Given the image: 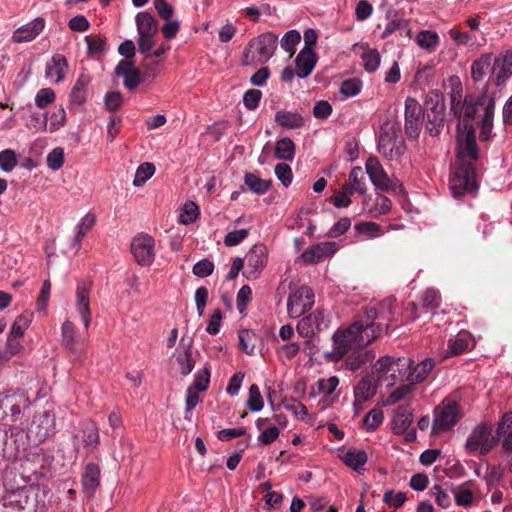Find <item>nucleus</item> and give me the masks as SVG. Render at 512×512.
Listing matches in <instances>:
<instances>
[{
    "mask_svg": "<svg viewBox=\"0 0 512 512\" xmlns=\"http://www.w3.org/2000/svg\"><path fill=\"white\" fill-rule=\"evenodd\" d=\"M456 153L458 166L450 180V189L455 198L466 192L477 190L476 162L479 159V147L476 131L472 123H457Z\"/></svg>",
    "mask_w": 512,
    "mask_h": 512,
    "instance_id": "nucleus-1",
    "label": "nucleus"
},
{
    "mask_svg": "<svg viewBox=\"0 0 512 512\" xmlns=\"http://www.w3.org/2000/svg\"><path fill=\"white\" fill-rule=\"evenodd\" d=\"M0 498V512H38L45 506V491L39 486H22L14 489L4 483Z\"/></svg>",
    "mask_w": 512,
    "mask_h": 512,
    "instance_id": "nucleus-2",
    "label": "nucleus"
},
{
    "mask_svg": "<svg viewBox=\"0 0 512 512\" xmlns=\"http://www.w3.org/2000/svg\"><path fill=\"white\" fill-rule=\"evenodd\" d=\"M396 304V299L386 298L381 301L378 307H366L363 314L360 315L359 320L368 333L373 332L375 339L378 338L383 332H387L390 327V321L393 319V309Z\"/></svg>",
    "mask_w": 512,
    "mask_h": 512,
    "instance_id": "nucleus-3",
    "label": "nucleus"
},
{
    "mask_svg": "<svg viewBox=\"0 0 512 512\" xmlns=\"http://www.w3.org/2000/svg\"><path fill=\"white\" fill-rule=\"evenodd\" d=\"M335 353L342 357L350 349L356 346H364L375 340L373 332L368 333L362 322L358 319L351 324L346 330L337 331L334 336Z\"/></svg>",
    "mask_w": 512,
    "mask_h": 512,
    "instance_id": "nucleus-4",
    "label": "nucleus"
},
{
    "mask_svg": "<svg viewBox=\"0 0 512 512\" xmlns=\"http://www.w3.org/2000/svg\"><path fill=\"white\" fill-rule=\"evenodd\" d=\"M278 43V37L266 32L249 41L244 50L245 65L267 62L274 54Z\"/></svg>",
    "mask_w": 512,
    "mask_h": 512,
    "instance_id": "nucleus-5",
    "label": "nucleus"
},
{
    "mask_svg": "<svg viewBox=\"0 0 512 512\" xmlns=\"http://www.w3.org/2000/svg\"><path fill=\"white\" fill-rule=\"evenodd\" d=\"M399 133L400 127L396 123L386 121L381 125L378 151L389 160H396L405 153L406 145Z\"/></svg>",
    "mask_w": 512,
    "mask_h": 512,
    "instance_id": "nucleus-6",
    "label": "nucleus"
},
{
    "mask_svg": "<svg viewBox=\"0 0 512 512\" xmlns=\"http://www.w3.org/2000/svg\"><path fill=\"white\" fill-rule=\"evenodd\" d=\"M61 344L74 362L82 364L83 359L87 357L85 340L77 335L76 326L70 320H65L61 326Z\"/></svg>",
    "mask_w": 512,
    "mask_h": 512,
    "instance_id": "nucleus-7",
    "label": "nucleus"
},
{
    "mask_svg": "<svg viewBox=\"0 0 512 512\" xmlns=\"http://www.w3.org/2000/svg\"><path fill=\"white\" fill-rule=\"evenodd\" d=\"M414 361L407 357H398V379L411 382L414 386L417 383H422L434 368V361L431 358H426L422 362L413 366Z\"/></svg>",
    "mask_w": 512,
    "mask_h": 512,
    "instance_id": "nucleus-8",
    "label": "nucleus"
},
{
    "mask_svg": "<svg viewBox=\"0 0 512 512\" xmlns=\"http://www.w3.org/2000/svg\"><path fill=\"white\" fill-rule=\"evenodd\" d=\"M56 432V417L51 411L37 412L33 416L26 437L32 439L33 443L40 444Z\"/></svg>",
    "mask_w": 512,
    "mask_h": 512,
    "instance_id": "nucleus-9",
    "label": "nucleus"
},
{
    "mask_svg": "<svg viewBox=\"0 0 512 512\" xmlns=\"http://www.w3.org/2000/svg\"><path fill=\"white\" fill-rule=\"evenodd\" d=\"M499 437L492 435V428L487 424L477 426L469 435L466 448L470 453L479 450L481 455H487L498 443Z\"/></svg>",
    "mask_w": 512,
    "mask_h": 512,
    "instance_id": "nucleus-10",
    "label": "nucleus"
},
{
    "mask_svg": "<svg viewBox=\"0 0 512 512\" xmlns=\"http://www.w3.org/2000/svg\"><path fill=\"white\" fill-rule=\"evenodd\" d=\"M313 304V290L309 286L302 285L290 293L287 300V311L291 318H298L311 309Z\"/></svg>",
    "mask_w": 512,
    "mask_h": 512,
    "instance_id": "nucleus-11",
    "label": "nucleus"
},
{
    "mask_svg": "<svg viewBox=\"0 0 512 512\" xmlns=\"http://www.w3.org/2000/svg\"><path fill=\"white\" fill-rule=\"evenodd\" d=\"M459 419L457 404L451 400H444L434 410L433 430L448 431L457 424Z\"/></svg>",
    "mask_w": 512,
    "mask_h": 512,
    "instance_id": "nucleus-12",
    "label": "nucleus"
},
{
    "mask_svg": "<svg viewBox=\"0 0 512 512\" xmlns=\"http://www.w3.org/2000/svg\"><path fill=\"white\" fill-rule=\"evenodd\" d=\"M424 111L418 101L412 97L405 100V132L409 139L416 140L421 132Z\"/></svg>",
    "mask_w": 512,
    "mask_h": 512,
    "instance_id": "nucleus-13",
    "label": "nucleus"
},
{
    "mask_svg": "<svg viewBox=\"0 0 512 512\" xmlns=\"http://www.w3.org/2000/svg\"><path fill=\"white\" fill-rule=\"evenodd\" d=\"M131 253L135 261L142 266H150L155 258V241L148 234H138L131 242Z\"/></svg>",
    "mask_w": 512,
    "mask_h": 512,
    "instance_id": "nucleus-14",
    "label": "nucleus"
},
{
    "mask_svg": "<svg viewBox=\"0 0 512 512\" xmlns=\"http://www.w3.org/2000/svg\"><path fill=\"white\" fill-rule=\"evenodd\" d=\"M414 415L408 405H400L393 417V432L396 435H403L406 442L416 440V430L411 427Z\"/></svg>",
    "mask_w": 512,
    "mask_h": 512,
    "instance_id": "nucleus-15",
    "label": "nucleus"
},
{
    "mask_svg": "<svg viewBox=\"0 0 512 512\" xmlns=\"http://www.w3.org/2000/svg\"><path fill=\"white\" fill-rule=\"evenodd\" d=\"M29 397L24 391H8L1 393L2 417L7 415V410L10 411L13 421L20 418L23 409L29 407Z\"/></svg>",
    "mask_w": 512,
    "mask_h": 512,
    "instance_id": "nucleus-16",
    "label": "nucleus"
},
{
    "mask_svg": "<svg viewBox=\"0 0 512 512\" xmlns=\"http://www.w3.org/2000/svg\"><path fill=\"white\" fill-rule=\"evenodd\" d=\"M13 443H8V433L5 428L0 426V459L14 461L19 458L21 451H24V432L17 431L11 434Z\"/></svg>",
    "mask_w": 512,
    "mask_h": 512,
    "instance_id": "nucleus-17",
    "label": "nucleus"
},
{
    "mask_svg": "<svg viewBox=\"0 0 512 512\" xmlns=\"http://www.w3.org/2000/svg\"><path fill=\"white\" fill-rule=\"evenodd\" d=\"M92 282L90 280H83L78 282L76 289V308L84 324L85 329H88L91 321L90 310V291Z\"/></svg>",
    "mask_w": 512,
    "mask_h": 512,
    "instance_id": "nucleus-18",
    "label": "nucleus"
},
{
    "mask_svg": "<svg viewBox=\"0 0 512 512\" xmlns=\"http://www.w3.org/2000/svg\"><path fill=\"white\" fill-rule=\"evenodd\" d=\"M398 358L391 356H383L377 360L373 367V374L376 376L378 382L390 380L388 386H393L397 381L402 379L396 378L398 375L395 374V367L397 365Z\"/></svg>",
    "mask_w": 512,
    "mask_h": 512,
    "instance_id": "nucleus-19",
    "label": "nucleus"
},
{
    "mask_svg": "<svg viewBox=\"0 0 512 512\" xmlns=\"http://www.w3.org/2000/svg\"><path fill=\"white\" fill-rule=\"evenodd\" d=\"M365 168L371 182L378 189L389 191L392 188L391 180L378 158L370 156L366 161Z\"/></svg>",
    "mask_w": 512,
    "mask_h": 512,
    "instance_id": "nucleus-20",
    "label": "nucleus"
},
{
    "mask_svg": "<svg viewBox=\"0 0 512 512\" xmlns=\"http://www.w3.org/2000/svg\"><path fill=\"white\" fill-rule=\"evenodd\" d=\"M512 75V51L507 50L504 54L494 59L492 75L495 85H502Z\"/></svg>",
    "mask_w": 512,
    "mask_h": 512,
    "instance_id": "nucleus-21",
    "label": "nucleus"
},
{
    "mask_svg": "<svg viewBox=\"0 0 512 512\" xmlns=\"http://www.w3.org/2000/svg\"><path fill=\"white\" fill-rule=\"evenodd\" d=\"M337 250L334 242H322L307 248L301 258L305 263L316 264L333 255Z\"/></svg>",
    "mask_w": 512,
    "mask_h": 512,
    "instance_id": "nucleus-22",
    "label": "nucleus"
},
{
    "mask_svg": "<svg viewBox=\"0 0 512 512\" xmlns=\"http://www.w3.org/2000/svg\"><path fill=\"white\" fill-rule=\"evenodd\" d=\"M245 260L248 268L247 273L256 276L267 263V248L262 244L254 245L246 254Z\"/></svg>",
    "mask_w": 512,
    "mask_h": 512,
    "instance_id": "nucleus-23",
    "label": "nucleus"
},
{
    "mask_svg": "<svg viewBox=\"0 0 512 512\" xmlns=\"http://www.w3.org/2000/svg\"><path fill=\"white\" fill-rule=\"evenodd\" d=\"M494 100L493 97L482 93L479 96L466 95L464 98V115L463 119H460L458 123H471L479 110V107L487 108L489 101Z\"/></svg>",
    "mask_w": 512,
    "mask_h": 512,
    "instance_id": "nucleus-24",
    "label": "nucleus"
},
{
    "mask_svg": "<svg viewBox=\"0 0 512 512\" xmlns=\"http://www.w3.org/2000/svg\"><path fill=\"white\" fill-rule=\"evenodd\" d=\"M44 27L45 20L41 17H38L32 22L15 30L12 35V39L16 43L30 42L43 31Z\"/></svg>",
    "mask_w": 512,
    "mask_h": 512,
    "instance_id": "nucleus-25",
    "label": "nucleus"
},
{
    "mask_svg": "<svg viewBox=\"0 0 512 512\" xmlns=\"http://www.w3.org/2000/svg\"><path fill=\"white\" fill-rule=\"evenodd\" d=\"M91 82L90 75L85 69L79 74L70 93V105L72 108L82 106L87 100L88 86Z\"/></svg>",
    "mask_w": 512,
    "mask_h": 512,
    "instance_id": "nucleus-26",
    "label": "nucleus"
},
{
    "mask_svg": "<svg viewBox=\"0 0 512 512\" xmlns=\"http://www.w3.org/2000/svg\"><path fill=\"white\" fill-rule=\"evenodd\" d=\"M184 341V338L180 340L179 349L182 350L178 351L176 355V362L179 365V371L181 375L187 376L194 369L195 360L192 357L193 339H189L187 343Z\"/></svg>",
    "mask_w": 512,
    "mask_h": 512,
    "instance_id": "nucleus-27",
    "label": "nucleus"
},
{
    "mask_svg": "<svg viewBox=\"0 0 512 512\" xmlns=\"http://www.w3.org/2000/svg\"><path fill=\"white\" fill-rule=\"evenodd\" d=\"M324 323V314L320 310H316L308 316L302 318L297 325V332L303 337H310L315 331L322 329Z\"/></svg>",
    "mask_w": 512,
    "mask_h": 512,
    "instance_id": "nucleus-28",
    "label": "nucleus"
},
{
    "mask_svg": "<svg viewBox=\"0 0 512 512\" xmlns=\"http://www.w3.org/2000/svg\"><path fill=\"white\" fill-rule=\"evenodd\" d=\"M68 69V61L62 54H54L46 64L45 75L47 78H55V82L59 83L65 79Z\"/></svg>",
    "mask_w": 512,
    "mask_h": 512,
    "instance_id": "nucleus-29",
    "label": "nucleus"
},
{
    "mask_svg": "<svg viewBox=\"0 0 512 512\" xmlns=\"http://www.w3.org/2000/svg\"><path fill=\"white\" fill-rule=\"evenodd\" d=\"M79 436L81 437L84 447L90 452L94 451L99 445L100 436L98 427L91 420H85L81 423Z\"/></svg>",
    "mask_w": 512,
    "mask_h": 512,
    "instance_id": "nucleus-30",
    "label": "nucleus"
},
{
    "mask_svg": "<svg viewBox=\"0 0 512 512\" xmlns=\"http://www.w3.org/2000/svg\"><path fill=\"white\" fill-rule=\"evenodd\" d=\"M377 387L373 384V376L363 377L354 388L353 406L364 404L376 394Z\"/></svg>",
    "mask_w": 512,
    "mask_h": 512,
    "instance_id": "nucleus-31",
    "label": "nucleus"
},
{
    "mask_svg": "<svg viewBox=\"0 0 512 512\" xmlns=\"http://www.w3.org/2000/svg\"><path fill=\"white\" fill-rule=\"evenodd\" d=\"M317 61L314 51L302 49L295 59L296 74L300 78H305L313 71Z\"/></svg>",
    "mask_w": 512,
    "mask_h": 512,
    "instance_id": "nucleus-32",
    "label": "nucleus"
},
{
    "mask_svg": "<svg viewBox=\"0 0 512 512\" xmlns=\"http://www.w3.org/2000/svg\"><path fill=\"white\" fill-rule=\"evenodd\" d=\"M100 484V469L98 465L89 463L86 465L82 474L83 491L92 496Z\"/></svg>",
    "mask_w": 512,
    "mask_h": 512,
    "instance_id": "nucleus-33",
    "label": "nucleus"
},
{
    "mask_svg": "<svg viewBox=\"0 0 512 512\" xmlns=\"http://www.w3.org/2000/svg\"><path fill=\"white\" fill-rule=\"evenodd\" d=\"M135 22L139 36H155L158 33V22L149 12H139Z\"/></svg>",
    "mask_w": 512,
    "mask_h": 512,
    "instance_id": "nucleus-34",
    "label": "nucleus"
},
{
    "mask_svg": "<svg viewBox=\"0 0 512 512\" xmlns=\"http://www.w3.org/2000/svg\"><path fill=\"white\" fill-rule=\"evenodd\" d=\"M492 60V53H486L473 61L471 65V77L474 81H481L489 71L492 72Z\"/></svg>",
    "mask_w": 512,
    "mask_h": 512,
    "instance_id": "nucleus-35",
    "label": "nucleus"
},
{
    "mask_svg": "<svg viewBox=\"0 0 512 512\" xmlns=\"http://www.w3.org/2000/svg\"><path fill=\"white\" fill-rule=\"evenodd\" d=\"M495 112V100H490L489 105L485 108V112L480 121L479 139L482 142L489 141L492 138L493 118Z\"/></svg>",
    "mask_w": 512,
    "mask_h": 512,
    "instance_id": "nucleus-36",
    "label": "nucleus"
},
{
    "mask_svg": "<svg viewBox=\"0 0 512 512\" xmlns=\"http://www.w3.org/2000/svg\"><path fill=\"white\" fill-rule=\"evenodd\" d=\"M424 110V113H445L446 106L444 95L438 90L429 91L424 100Z\"/></svg>",
    "mask_w": 512,
    "mask_h": 512,
    "instance_id": "nucleus-37",
    "label": "nucleus"
},
{
    "mask_svg": "<svg viewBox=\"0 0 512 512\" xmlns=\"http://www.w3.org/2000/svg\"><path fill=\"white\" fill-rule=\"evenodd\" d=\"M275 122L288 129H296L304 125L303 117L299 113L284 110L276 113Z\"/></svg>",
    "mask_w": 512,
    "mask_h": 512,
    "instance_id": "nucleus-38",
    "label": "nucleus"
},
{
    "mask_svg": "<svg viewBox=\"0 0 512 512\" xmlns=\"http://www.w3.org/2000/svg\"><path fill=\"white\" fill-rule=\"evenodd\" d=\"M343 462L346 466L352 468L353 470L360 472L362 466L367 463L368 456L364 450H358L355 448H350L342 457Z\"/></svg>",
    "mask_w": 512,
    "mask_h": 512,
    "instance_id": "nucleus-39",
    "label": "nucleus"
},
{
    "mask_svg": "<svg viewBox=\"0 0 512 512\" xmlns=\"http://www.w3.org/2000/svg\"><path fill=\"white\" fill-rule=\"evenodd\" d=\"M423 119L426 121V132L433 137H438L443 130L446 114L424 113Z\"/></svg>",
    "mask_w": 512,
    "mask_h": 512,
    "instance_id": "nucleus-40",
    "label": "nucleus"
},
{
    "mask_svg": "<svg viewBox=\"0 0 512 512\" xmlns=\"http://www.w3.org/2000/svg\"><path fill=\"white\" fill-rule=\"evenodd\" d=\"M295 155V145L293 141L288 138H282L276 142L275 156L277 159L292 161Z\"/></svg>",
    "mask_w": 512,
    "mask_h": 512,
    "instance_id": "nucleus-41",
    "label": "nucleus"
},
{
    "mask_svg": "<svg viewBox=\"0 0 512 512\" xmlns=\"http://www.w3.org/2000/svg\"><path fill=\"white\" fill-rule=\"evenodd\" d=\"M244 182L248 188L258 195L265 194L271 187V180H264L253 173H246Z\"/></svg>",
    "mask_w": 512,
    "mask_h": 512,
    "instance_id": "nucleus-42",
    "label": "nucleus"
},
{
    "mask_svg": "<svg viewBox=\"0 0 512 512\" xmlns=\"http://www.w3.org/2000/svg\"><path fill=\"white\" fill-rule=\"evenodd\" d=\"M391 208V200L382 194H377L375 199L371 200V208L369 209V213L371 217L377 218L380 215L388 214Z\"/></svg>",
    "mask_w": 512,
    "mask_h": 512,
    "instance_id": "nucleus-43",
    "label": "nucleus"
},
{
    "mask_svg": "<svg viewBox=\"0 0 512 512\" xmlns=\"http://www.w3.org/2000/svg\"><path fill=\"white\" fill-rule=\"evenodd\" d=\"M400 31L401 35L405 33L410 37L409 21L403 18L394 17L385 26L381 38L386 39L392 33Z\"/></svg>",
    "mask_w": 512,
    "mask_h": 512,
    "instance_id": "nucleus-44",
    "label": "nucleus"
},
{
    "mask_svg": "<svg viewBox=\"0 0 512 512\" xmlns=\"http://www.w3.org/2000/svg\"><path fill=\"white\" fill-rule=\"evenodd\" d=\"M239 347L248 355H254L255 353V340L256 335L250 330H241L238 334Z\"/></svg>",
    "mask_w": 512,
    "mask_h": 512,
    "instance_id": "nucleus-45",
    "label": "nucleus"
},
{
    "mask_svg": "<svg viewBox=\"0 0 512 512\" xmlns=\"http://www.w3.org/2000/svg\"><path fill=\"white\" fill-rule=\"evenodd\" d=\"M361 58L367 72H375L379 68L381 56L376 49L367 48L362 53Z\"/></svg>",
    "mask_w": 512,
    "mask_h": 512,
    "instance_id": "nucleus-46",
    "label": "nucleus"
},
{
    "mask_svg": "<svg viewBox=\"0 0 512 512\" xmlns=\"http://www.w3.org/2000/svg\"><path fill=\"white\" fill-rule=\"evenodd\" d=\"M439 36L434 31H421L416 38L417 44L427 50H434L439 44Z\"/></svg>",
    "mask_w": 512,
    "mask_h": 512,
    "instance_id": "nucleus-47",
    "label": "nucleus"
},
{
    "mask_svg": "<svg viewBox=\"0 0 512 512\" xmlns=\"http://www.w3.org/2000/svg\"><path fill=\"white\" fill-rule=\"evenodd\" d=\"M247 407L252 412H258L262 410L264 406V400L261 395L258 385L252 384L249 388V396L247 399Z\"/></svg>",
    "mask_w": 512,
    "mask_h": 512,
    "instance_id": "nucleus-48",
    "label": "nucleus"
},
{
    "mask_svg": "<svg viewBox=\"0 0 512 512\" xmlns=\"http://www.w3.org/2000/svg\"><path fill=\"white\" fill-rule=\"evenodd\" d=\"M95 216L93 214H86L83 219L81 220L80 224L78 225V231L75 235V246L77 248L80 247V243L82 241V239L86 236V234L88 233V231H90L92 229V227L94 226L95 224Z\"/></svg>",
    "mask_w": 512,
    "mask_h": 512,
    "instance_id": "nucleus-49",
    "label": "nucleus"
},
{
    "mask_svg": "<svg viewBox=\"0 0 512 512\" xmlns=\"http://www.w3.org/2000/svg\"><path fill=\"white\" fill-rule=\"evenodd\" d=\"M155 173V166L150 162H144L136 170V174L133 180L134 186L143 185L148 179H150Z\"/></svg>",
    "mask_w": 512,
    "mask_h": 512,
    "instance_id": "nucleus-50",
    "label": "nucleus"
},
{
    "mask_svg": "<svg viewBox=\"0 0 512 512\" xmlns=\"http://www.w3.org/2000/svg\"><path fill=\"white\" fill-rule=\"evenodd\" d=\"M450 113L458 119H463L464 100L462 101L461 90H452L450 94Z\"/></svg>",
    "mask_w": 512,
    "mask_h": 512,
    "instance_id": "nucleus-51",
    "label": "nucleus"
},
{
    "mask_svg": "<svg viewBox=\"0 0 512 512\" xmlns=\"http://www.w3.org/2000/svg\"><path fill=\"white\" fill-rule=\"evenodd\" d=\"M364 180L365 177L362 168L360 166L353 167L349 173V181L354 189H356V192L361 195L365 194L367 191Z\"/></svg>",
    "mask_w": 512,
    "mask_h": 512,
    "instance_id": "nucleus-52",
    "label": "nucleus"
},
{
    "mask_svg": "<svg viewBox=\"0 0 512 512\" xmlns=\"http://www.w3.org/2000/svg\"><path fill=\"white\" fill-rule=\"evenodd\" d=\"M414 387L415 386L411 382L399 386L387 397L385 400V405L391 406L403 400L414 390Z\"/></svg>",
    "mask_w": 512,
    "mask_h": 512,
    "instance_id": "nucleus-53",
    "label": "nucleus"
},
{
    "mask_svg": "<svg viewBox=\"0 0 512 512\" xmlns=\"http://www.w3.org/2000/svg\"><path fill=\"white\" fill-rule=\"evenodd\" d=\"M199 207L194 202H187L182 208L179 222L185 225L193 223L199 216Z\"/></svg>",
    "mask_w": 512,
    "mask_h": 512,
    "instance_id": "nucleus-54",
    "label": "nucleus"
},
{
    "mask_svg": "<svg viewBox=\"0 0 512 512\" xmlns=\"http://www.w3.org/2000/svg\"><path fill=\"white\" fill-rule=\"evenodd\" d=\"M383 421V411L379 408L370 410L364 417L363 423L368 431L376 430Z\"/></svg>",
    "mask_w": 512,
    "mask_h": 512,
    "instance_id": "nucleus-55",
    "label": "nucleus"
},
{
    "mask_svg": "<svg viewBox=\"0 0 512 512\" xmlns=\"http://www.w3.org/2000/svg\"><path fill=\"white\" fill-rule=\"evenodd\" d=\"M17 165L16 153L14 150L5 149L0 152V168L4 172H11Z\"/></svg>",
    "mask_w": 512,
    "mask_h": 512,
    "instance_id": "nucleus-56",
    "label": "nucleus"
},
{
    "mask_svg": "<svg viewBox=\"0 0 512 512\" xmlns=\"http://www.w3.org/2000/svg\"><path fill=\"white\" fill-rule=\"evenodd\" d=\"M300 40L301 35L297 30H289L281 40V47L292 55L295 51V46Z\"/></svg>",
    "mask_w": 512,
    "mask_h": 512,
    "instance_id": "nucleus-57",
    "label": "nucleus"
},
{
    "mask_svg": "<svg viewBox=\"0 0 512 512\" xmlns=\"http://www.w3.org/2000/svg\"><path fill=\"white\" fill-rule=\"evenodd\" d=\"M361 87L362 83L358 78H350L342 82L340 92L345 97H353L360 92Z\"/></svg>",
    "mask_w": 512,
    "mask_h": 512,
    "instance_id": "nucleus-58",
    "label": "nucleus"
},
{
    "mask_svg": "<svg viewBox=\"0 0 512 512\" xmlns=\"http://www.w3.org/2000/svg\"><path fill=\"white\" fill-rule=\"evenodd\" d=\"M55 98V93L51 88H42L35 96V104L38 108L43 109L52 104Z\"/></svg>",
    "mask_w": 512,
    "mask_h": 512,
    "instance_id": "nucleus-59",
    "label": "nucleus"
},
{
    "mask_svg": "<svg viewBox=\"0 0 512 512\" xmlns=\"http://www.w3.org/2000/svg\"><path fill=\"white\" fill-rule=\"evenodd\" d=\"M210 383V370L205 367L202 371L195 374L193 387L197 392H204L208 389Z\"/></svg>",
    "mask_w": 512,
    "mask_h": 512,
    "instance_id": "nucleus-60",
    "label": "nucleus"
},
{
    "mask_svg": "<svg viewBox=\"0 0 512 512\" xmlns=\"http://www.w3.org/2000/svg\"><path fill=\"white\" fill-rule=\"evenodd\" d=\"M468 346V340L462 337H456L449 340L446 353L448 356H456L465 352L468 349Z\"/></svg>",
    "mask_w": 512,
    "mask_h": 512,
    "instance_id": "nucleus-61",
    "label": "nucleus"
},
{
    "mask_svg": "<svg viewBox=\"0 0 512 512\" xmlns=\"http://www.w3.org/2000/svg\"><path fill=\"white\" fill-rule=\"evenodd\" d=\"M357 232L366 234L369 237H377L384 234L381 226L375 222H361L355 225Z\"/></svg>",
    "mask_w": 512,
    "mask_h": 512,
    "instance_id": "nucleus-62",
    "label": "nucleus"
},
{
    "mask_svg": "<svg viewBox=\"0 0 512 512\" xmlns=\"http://www.w3.org/2000/svg\"><path fill=\"white\" fill-rule=\"evenodd\" d=\"M440 294L438 291L434 289H427L422 298V305L424 308H428L430 310H435L440 305Z\"/></svg>",
    "mask_w": 512,
    "mask_h": 512,
    "instance_id": "nucleus-63",
    "label": "nucleus"
},
{
    "mask_svg": "<svg viewBox=\"0 0 512 512\" xmlns=\"http://www.w3.org/2000/svg\"><path fill=\"white\" fill-rule=\"evenodd\" d=\"M64 163V151L62 148L57 147L47 155V165L52 170L56 171L62 167Z\"/></svg>",
    "mask_w": 512,
    "mask_h": 512,
    "instance_id": "nucleus-64",
    "label": "nucleus"
}]
</instances>
